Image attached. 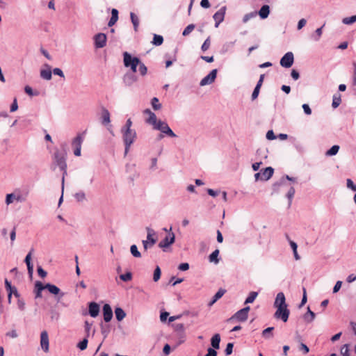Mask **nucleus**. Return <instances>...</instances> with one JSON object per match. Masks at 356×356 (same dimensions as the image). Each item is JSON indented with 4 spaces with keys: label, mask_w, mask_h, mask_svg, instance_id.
Listing matches in <instances>:
<instances>
[{
    "label": "nucleus",
    "mask_w": 356,
    "mask_h": 356,
    "mask_svg": "<svg viewBox=\"0 0 356 356\" xmlns=\"http://www.w3.org/2000/svg\"><path fill=\"white\" fill-rule=\"evenodd\" d=\"M44 287L50 293L54 295H58L60 292V289L54 284L47 283L44 285Z\"/></svg>",
    "instance_id": "obj_28"
},
{
    "label": "nucleus",
    "mask_w": 356,
    "mask_h": 356,
    "mask_svg": "<svg viewBox=\"0 0 356 356\" xmlns=\"http://www.w3.org/2000/svg\"><path fill=\"white\" fill-rule=\"evenodd\" d=\"M226 11V7H222L219 10H218L213 16V18L215 21V26L218 27L219 24L224 20L225 15Z\"/></svg>",
    "instance_id": "obj_12"
},
{
    "label": "nucleus",
    "mask_w": 356,
    "mask_h": 356,
    "mask_svg": "<svg viewBox=\"0 0 356 356\" xmlns=\"http://www.w3.org/2000/svg\"><path fill=\"white\" fill-rule=\"evenodd\" d=\"M74 197L78 202H83L86 200L85 193L83 191L78 192L75 193Z\"/></svg>",
    "instance_id": "obj_48"
},
{
    "label": "nucleus",
    "mask_w": 356,
    "mask_h": 356,
    "mask_svg": "<svg viewBox=\"0 0 356 356\" xmlns=\"http://www.w3.org/2000/svg\"><path fill=\"white\" fill-rule=\"evenodd\" d=\"M256 15H257V13L255 12H251L250 13L245 14L243 16V23L248 22L250 19L254 17Z\"/></svg>",
    "instance_id": "obj_49"
},
{
    "label": "nucleus",
    "mask_w": 356,
    "mask_h": 356,
    "mask_svg": "<svg viewBox=\"0 0 356 356\" xmlns=\"http://www.w3.org/2000/svg\"><path fill=\"white\" fill-rule=\"evenodd\" d=\"M147 234V239L145 241H149L150 245H154L156 243V238L154 236H156V232L154 229L147 227L146 228Z\"/></svg>",
    "instance_id": "obj_22"
},
{
    "label": "nucleus",
    "mask_w": 356,
    "mask_h": 356,
    "mask_svg": "<svg viewBox=\"0 0 356 356\" xmlns=\"http://www.w3.org/2000/svg\"><path fill=\"white\" fill-rule=\"evenodd\" d=\"M261 180L267 181L273 175L274 169L272 167H267L264 170H261Z\"/></svg>",
    "instance_id": "obj_17"
},
{
    "label": "nucleus",
    "mask_w": 356,
    "mask_h": 356,
    "mask_svg": "<svg viewBox=\"0 0 356 356\" xmlns=\"http://www.w3.org/2000/svg\"><path fill=\"white\" fill-rule=\"evenodd\" d=\"M273 327H269L266 329L264 330L262 332V336L263 337L266 339H270L273 337L272 331L273 330Z\"/></svg>",
    "instance_id": "obj_42"
},
{
    "label": "nucleus",
    "mask_w": 356,
    "mask_h": 356,
    "mask_svg": "<svg viewBox=\"0 0 356 356\" xmlns=\"http://www.w3.org/2000/svg\"><path fill=\"white\" fill-rule=\"evenodd\" d=\"M131 126H132V121L131 120V119H128L126 122L125 125L122 128L121 131L132 130L131 129Z\"/></svg>",
    "instance_id": "obj_57"
},
{
    "label": "nucleus",
    "mask_w": 356,
    "mask_h": 356,
    "mask_svg": "<svg viewBox=\"0 0 356 356\" xmlns=\"http://www.w3.org/2000/svg\"><path fill=\"white\" fill-rule=\"evenodd\" d=\"M118 19V11L113 8L111 11V17L108 23V26L114 25Z\"/></svg>",
    "instance_id": "obj_31"
},
{
    "label": "nucleus",
    "mask_w": 356,
    "mask_h": 356,
    "mask_svg": "<svg viewBox=\"0 0 356 356\" xmlns=\"http://www.w3.org/2000/svg\"><path fill=\"white\" fill-rule=\"evenodd\" d=\"M225 293V290L219 289L213 297L212 300L208 303L209 307H211L218 299H220Z\"/></svg>",
    "instance_id": "obj_27"
},
{
    "label": "nucleus",
    "mask_w": 356,
    "mask_h": 356,
    "mask_svg": "<svg viewBox=\"0 0 356 356\" xmlns=\"http://www.w3.org/2000/svg\"><path fill=\"white\" fill-rule=\"evenodd\" d=\"M175 235L172 232H170L168 235L159 243L161 248H166L175 243Z\"/></svg>",
    "instance_id": "obj_6"
},
{
    "label": "nucleus",
    "mask_w": 356,
    "mask_h": 356,
    "mask_svg": "<svg viewBox=\"0 0 356 356\" xmlns=\"http://www.w3.org/2000/svg\"><path fill=\"white\" fill-rule=\"evenodd\" d=\"M217 72V69L212 70L208 75H207L200 81V85L201 86H204L213 83L216 78Z\"/></svg>",
    "instance_id": "obj_9"
},
{
    "label": "nucleus",
    "mask_w": 356,
    "mask_h": 356,
    "mask_svg": "<svg viewBox=\"0 0 356 356\" xmlns=\"http://www.w3.org/2000/svg\"><path fill=\"white\" fill-rule=\"evenodd\" d=\"M44 67H46V69H42L40 70V77L44 80L49 81L52 78V72L51 66L48 64H44Z\"/></svg>",
    "instance_id": "obj_13"
},
{
    "label": "nucleus",
    "mask_w": 356,
    "mask_h": 356,
    "mask_svg": "<svg viewBox=\"0 0 356 356\" xmlns=\"http://www.w3.org/2000/svg\"><path fill=\"white\" fill-rule=\"evenodd\" d=\"M211 45L210 37H208L201 47L202 51H206L209 49Z\"/></svg>",
    "instance_id": "obj_50"
},
{
    "label": "nucleus",
    "mask_w": 356,
    "mask_h": 356,
    "mask_svg": "<svg viewBox=\"0 0 356 356\" xmlns=\"http://www.w3.org/2000/svg\"><path fill=\"white\" fill-rule=\"evenodd\" d=\"M205 356H217V352L213 348H209L207 349V353L205 355Z\"/></svg>",
    "instance_id": "obj_64"
},
{
    "label": "nucleus",
    "mask_w": 356,
    "mask_h": 356,
    "mask_svg": "<svg viewBox=\"0 0 356 356\" xmlns=\"http://www.w3.org/2000/svg\"><path fill=\"white\" fill-rule=\"evenodd\" d=\"M123 135V140L125 145V154H127L131 145L136 138V132L135 130L121 131Z\"/></svg>",
    "instance_id": "obj_5"
},
{
    "label": "nucleus",
    "mask_w": 356,
    "mask_h": 356,
    "mask_svg": "<svg viewBox=\"0 0 356 356\" xmlns=\"http://www.w3.org/2000/svg\"><path fill=\"white\" fill-rule=\"evenodd\" d=\"M146 123L150 124L154 128L159 122V120H157L156 115L154 113H152L149 114L148 118L145 120Z\"/></svg>",
    "instance_id": "obj_25"
},
{
    "label": "nucleus",
    "mask_w": 356,
    "mask_h": 356,
    "mask_svg": "<svg viewBox=\"0 0 356 356\" xmlns=\"http://www.w3.org/2000/svg\"><path fill=\"white\" fill-rule=\"evenodd\" d=\"M347 187L351 189L353 191H356V185L353 183V181L350 179H348L346 180Z\"/></svg>",
    "instance_id": "obj_58"
},
{
    "label": "nucleus",
    "mask_w": 356,
    "mask_h": 356,
    "mask_svg": "<svg viewBox=\"0 0 356 356\" xmlns=\"http://www.w3.org/2000/svg\"><path fill=\"white\" fill-rule=\"evenodd\" d=\"M250 308L249 306L245 307L240 310H238L235 314L230 318V320L233 318H236L239 321L243 322L248 319V312Z\"/></svg>",
    "instance_id": "obj_7"
},
{
    "label": "nucleus",
    "mask_w": 356,
    "mask_h": 356,
    "mask_svg": "<svg viewBox=\"0 0 356 356\" xmlns=\"http://www.w3.org/2000/svg\"><path fill=\"white\" fill-rule=\"evenodd\" d=\"M163 42V36L157 34L154 35L153 40L152 41V43L155 46H160Z\"/></svg>",
    "instance_id": "obj_36"
},
{
    "label": "nucleus",
    "mask_w": 356,
    "mask_h": 356,
    "mask_svg": "<svg viewBox=\"0 0 356 356\" xmlns=\"http://www.w3.org/2000/svg\"><path fill=\"white\" fill-rule=\"evenodd\" d=\"M234 344L232 343H228L227 344L226 348L225 350V353L226 355H229L232 353Z\"/></svg>",
    "instance_id": "obj_56"
},
{
    "label": "nucleus",
    "mask_w": 356,
    "mask_h": 356,
    "mask_svg": "<svg viewBox=\"0 0 356 356\" xmlns=\"http://www.w3.org/2000/svg\"><path fill=\"white\" fill-rule=\"evenodd\" d=\"M53 166H58L63 172L62 177V190L64 188L65 176L67 175V163L65 159V154L60 152L56 150L54 152L53 157Z\"/></svg>",
    "instance_id": "obj_2"
},
{
    "label": "nucleus",
    "mask_w": 356,
    "mask_h": 356,
    "mask_svg": "<svg viewBox=\"0 0 356 356\" xmlns=\"http://www.w3.org/2000/svg\"><path fill=\"white\" fill-rule=\"evenodd\" d=\"M95 46L96 48H103L106 44V35L104 33H100L95 35Z\"/></svg>",
    "instance_id": "obj_11"
},
{
    "label": "nucleus",
    "mask_w": 356,
    "mask_h": 356,
    "mask_svg": "<svg viewBox=\"0 0 356 356\" xmlns=\"http://www.w3.org/2000/svg\"><path fill=\"white\" fill-rule=\"evenodd\" d=\"M195 25L191 24H189L188 25L184 30L183 33H182V35L184 36H187L188 35L195 29Z\"/></svg>",
    "instance_id": "obj_44"
},
{
    "label": "nucleus",
    "mask_w": 356,
    "mask_h": 356,
    "mask_svg": "<svg viewBox=\"0 0 356 356\" xmlns=\"http://www.w3.org/2000/svg\"><path fill=\"white\" fill-rule=\"evenodd\" d=\"M274 307L277 308L276 312L274 314V317L277 319H281L284 322H286L290 314L289 310L287 309V305L286 303V298L284 293L280 292L277 294Z\"/></svg>",
    "instance_id": "obj_1"
},
{
    "label": "nucleus",
    "mask_w": 356,
    "mask_h": 356,
    "mask_svg": "<svg viewBox=\"0 0 356 356\" xmlns=\"http://www.w3.org/2000/svg\"><path fill=\"white\" fill-rule=\"evenodd\" d=\"M55 75L59 76L60 77L64 78L65 75L61 69L56 67L51 71Z\"/></svg>",
    "instance_id": "obj_59"
},
{
    "label": "nucleus",
    "mask_w": 356,
    "mask_h": 356,
    "mask_svg": "<svg viewBox=\"0 0 356 356\" xmlns=\"http://www.w3.org/2000/svg\"><path fill=\"white\" fill-rule=\"evenodd\" d=\"M174 329L177 334H180L181 340H180L179 344H181L185 341V334H184V326L182 323H176L173 325Z\"/></svg>",
    "instance_id": "obj_16"
},
{
    "label": "nucleus",
    "mask_w": 356,
    "mask_h": 356,
    "mask_svg": "<svg viewBox=\"0 0 356 356\" xmlns=\"http://www.w3.org/2000/svg\"><path fill=\"white\" fill-rule=\"evenodd\" d=\"M270 13V7L268 5H264L259 11V15L261 19L268 17Z\"/></svg>",
    "instance_id": "obj_29"
},
{
    "label": "nucleus",
    "mask_w": 356,
    "mask_h": 356,
    "mask_svg": "<svg viewBox=\"0 0 356 356\" xmlns=\"http://www.w3.org/2000/svg\"><path fill=\"white\" fill-rule=\"evenodd\" d=\"M14 194L15 195V200L17 202H22L26 201L29 193L25 192L24 193H22L19 188H17L15 190Z\"/></svg>",
    "instance_id": "obj_18"
},
{
    "label": "nucleus",
    "mask_w": 356,
    "mask_h": 356,
    "mask_svg": "<svg viewBox=\"0 0 356 356\" xmlns=\"http://www.w3.org/2000/svg\"><path fill=\"white\" fill-rule=\"evenodd\" d=\"M260 88H259V87L255 86V88L253 90V92L252 94V100H254L255 99L257 98L259 93Z\"/></svg>",
    "instance_id": "obj_63"
},
{
    "label": "nucleus",
    "mask_w": 356,
    "mask_h": 356,
    "mask_svg": "<svg viewBox=\"0 0 356 356\" xmlns=\"http://www.w3.org/2000/svg\"><path fill=\"white\" fill-rule=\"evenodd\" d=\"M138 70L142 76H145L147 72V68L143 63L140 60V65H138Z\"/></svg>",
    "instance_id": "obj_46"
},
{
    "label": "nucleus",
    "mask_w": 356,
    "mask_h": 356,
    "mask_svg": "<svg viewBox=\"0 0 356 356\" xmlns=\"http://www.w3.org/2000/svg\"><path fill=\"white\" fill-rule=\"evenodd\" d=\"M115 314L116 319L118 321H121L126 316V313L120 307L115 308Z\"/></svg>",
    "instance_id": "obj_32"
},
{
    "label": "nucleus",
    "mask_w": 356,
    "mask_h": 356,
    "mask_svg": "<svg viewBox=\"0 0 356 356\" xmlns=\"http://www.w3.org/2000/svg\"><path fill=\"white\" fill-rule=\"evenodd\" d=\"M130 252L133 257L136 258L141 257V253L138 251L136 245H132L130 247Z\"/></svg>",
    "instance_id": "obj_39"
},
{
    "label": "nucleus",
    "mask_w": 356,
    "mask_h": 356,
    "mask_svg": "<svg viewBox=\"0 0 356 356\" xmlns=\"http://www.w3.org/2000/svg\"><path fill=\"white\" fill-rule=\"evenodd\" d=\"M102 122L103 124L104 125H106L110 123L111 122V120H110V113L109 111L106 109V108H104L102 110Z\"/></svg>",
    "instance_id": "obj_30"
},
{
    "label": "nucleus",
    "mask_w": 356,
    "mask_h": 356,
    "mask_svg": "<svg viewBox=\"0 0 356 356\" xmlns=\"http://www.w3.org/2000/svg\"><path fill=\"white\" fill-rule=\"evenodd\" d=\"M5 287L8 293H13L14 289H17L15 286H12L11 283L7 279L5 280Z\"/></svg>",
    "instance_id": "obj_54"
},
{
    "label": "nucleus",
    "mask_w": 356,
    "mask_h": 356,
    "mask_svg": "<svg viewBox=\"0 0 356 356\" xmlns=\"http://www.w3.org/2000/svg\"><path fill=\"white\" fill-rule=\"evenodd\" d=\"M40 346L44 353H48L49 350V335L46 330L40 333Z\"/></svg>",
    "instance_id": "obj_10"
},
{
    "label": "nucleus",
    "mask_w": 356,
    "mask_h": 356,
    "mask_svg": "<svg viewBox=\"0 0 356 356\" xmlns=\"http://www.w3.org/2000/svg\"><path fill=\"white\" fill-rule=\"evenodd\" d=\"M137 81L136 77L131 74H127L123 78V81L127 86H131Z\"/></svg>",
    "instance_id": "obj_26"
},
{
    "label": "nucleus",
    "mask_w": 356,
    "mask_h": 356,
    "mask_svg": "<svg viewBox=\"0 0 356 356\" xmlns=\"http://www.w3.org/2000/svg\"><path fill=\"white\" fill-rule=\"evenodd\" d=\"M33 252V249L32 248L30 250V252L28 253V254L26 256L25 259H24V261L27 266L28 272L31 275L33 274V266L31 262V255H32Z\"/></svg>",
    "instance_id": "obj_21"
},
{
    "label": "nucleus",
    "mask_w": 356,
    "mask_h": 356,
    "mask_svg": "<svg viewBox=\"0 0 356 356\" xmlns=\"http://www.w3.org/2000/svg\"><path fill=\"white\" fill-rule=\"evenodd\" d=\"M92 326V323H90L88 321H85V332H86V336L89 337L90 335V330Z\"/></svg>",
    "instance_id": "obj_60"
},
{
    "label": "nucleus",
    "mask_w": 356,
    "mask_h": 356,
    "mask_svg": "<svg viewBox=\"0 0 356 356\" xmlns=\"http://www.w3.org/2000/svg\"><path fill=\"white\" fill-rule=\"evenodd\" d=\"M356 22V15L349 17H345L343 19L342 22L344 24H351Z\"/></svg>",
    "instance_id": "obj_45"
},
{
    "label": "nucleus",
    "mask_w": 356,
    "mask_h": 356,
    "mask_svg": "<svg viewBox=\"0 0 356 356\" xmlns=\"http://www.w3.org/2000/svg\"><path fill=\"white\" fill-rule=\"evenodd\" d=\"M124 56V65L125 67H131L133 72H136V69L138 65H140V59L137 57H132L130 54L125 51L123 54Z\"/></svg>",
    "instance_id": "obj_4"
},
{
    "label": "nucleus",
    "mask_w": 356,
    "mask_h": 356,
    "mask_svg": "<svg viewBox=\"0 0 356 356\" xmlns=\"http://www.w3.org/2000/svg\"><path fill=\"white\" fill-rule=\"evenodd\" d=\"M153 129L155 130H159L161 132V134L159 135V139H162L164 137V135L171 138L177 137V135L173 132V131L168 126V123L165 121L159 120L158 124Z\"/></svg>",
    "instance_id": "obj_3"
},
{
    "label": "nucleus",
    "mask_w": 356,
    "mask_h": 356,
    "mask_svg": "<svg viewBox=\"0 0 356 356\" xmlns=\"http://www.w3.org/2000/svg\"><path fill=\"white\" fill-rule=\"evenodd\" d=\"M294 61L293 54L291 51L287 52L280 60L281 66L289 68L292 66Z\"/></svg>",
    "instance_id": "obj_8"
},
{
    "label": "nucleus",
    "mask_w": 356,
    "mask_h": 356,
    "mask_svg": "<svg viewBox=\"0 0 356 356\" xmlns=\"http://www.w3.org/2000/svg\"><path fill=\"white\" fill-rule=\"evenodd\" d=\"M161 277V269L159 266H156L154 272V276L153 280L154 282H157Z\"/></svg>",
    "instance_id": "obj_52"
},
{
    "label": "nucleus",
    "mask_w": 356,
    "mask_h": 356,
    "mask_svg": "<svg viewBox=\"0 0 356 356\" xmlns=\"http://www.w3.org/2000/svg\"><path fill=\"white\" fill-rule=\"evenodd\" d=\"M45 289L44 285L40 281H36L35 283L34 293L35 294V298H42V291Z\"/></svg>",
    "instance_id": "obj_19"
},
{
    "label": "nucleus",
    "mask_w": 356,
    "mask_h": 356,
    "mask_svg": "<svg viewBox=\"0 0 356 356\" xmlns=\"http://www.w3.org/2000/svg\"><path fill=\"white\" fill-rule=\"evenodd\" d=\"M84 133L79 134L76 138H74L72 143V147L74 148L81 147V144L83 141Z\"/></svg>",
    "instance_id": "obj_23"
},
{
    "label": "nucleus",
    "mask_w": 356,
    "mask_h": 356,
    "mask_svg": "<svg viewBox=\"0 0 356 356\" xmlns=\"http://www.w3.org/2000/svg\"><path fill=\"white\" fill-rule=\"evenodd\" d=\"M324 26V25L318 29H317L315 31V34L312 35V38L313 39L315 40V41H318L320 38L321 37V35H322V29H323V27Z\"/></svg>",
    "instance_id": "obj_47"
},
{
    "label": "nucleus",
    "mask_w": 356,
    "mask_h": 356,
    "mask_svg": "<svg viewBox=\"0 0 356 356\" xmlns=\"http://www.w3.org/2000/svg\"><path fill=\"white\" fill-rule=\"evenodd\" d=\"M24 91L26 94H28L30 96H34L38 95V93H34L33 89L29 86H25Z\"/></svg>",
    "instance_id": "obj_62"
},
{
    "label": "nucleus",
    "mask_w": 356,
    "mask_h": 356,
    "mask_svg": "<svg viewBox=\"0 0 356 356\" xmlns=\"http://www.w3.org/2000/svg\"><path fill=\"white\" fill-rule=\"evenodd\" d=\"M341 354L342 355V356H350L348 344H345L341 347Z\"/></svg>",
    "instance_id": "obj_55"
},
{
    "label": "nucleus",
    "mask_w": 356,
    "mask_h": 356,
    "mask_svg": "<svg viewBox=\"0 0 356 356\" xmlns=\"http://www.w3.org/2000/svg\"><path fill=\"white\" fill-rule=\"evenodd\" d=\"M341 103V95L339 93L334 94L332 98V106L334 108H337Z\"/></svg>",
    "instance_id": "obj_33"
},
{
    "label": "nucleus",
    "mask_w": 356,
    "mask_h": 356,
    "mask_svg": "<svg viewBox=\"0 0 356 356\" xmlns=\"http://www.w3.org/2000/svg\"><path fill=\"white\" fill-rule=\"evenodd\" d=\"M257 296H258L257 292H255V291L250 292L245 300V304H249V303L253 302L254 301V300L256 299V298L257 297Z\"/></svg>",
    "instance_id": "obj_37"
},
{
    "label": "nucleus",
    "mask_w": 356,
    "mask_h": 356,
    "mask_svg": "<svg viewBox=\"0 0 356 356\" xmlns=\"http://www.w3.org/2000/svg\"><path fill=\"white\" fill-rule=\"evenodd\" d=\"M151 104L154 110L157 111L161 108V104L159 103L157 97H153L151 100Z\"/></svg>",
    "instance_id": "obj_40"
},
{
    "label": "nucleus",
    "mask_w": 356,
    "mask_h": 356,
    "mask_svg": "<svg viewBox=\"0 0 356 356\" xmlns=\"http://www.w3.org/2000/svg\"><path fill=\"white\" fill-rule=\"evenodd\" d=\"M15 195L14 194V192L12 193H9L6 195V204L7 205H9L13 202V200H15Z\"/></svg>",
    "instance_id": "obj_51"
},
{
    "label": "nucleus",
    "mask_w": 356,
    "mask_h": 356,
    "mask_svg": "<svg viewBox=\"0 0 356 356\" xmlns=\"http://www.w3.org/2000/svg\"><path fill=\"white\" fill-rule=\"evenodd\" d=\"M219 250L216 249L214 250L209 257V259L210 262H213L215 264H218L219 262L218 255H219Z\"/></svg>",
    "instance_id": "obj_34"
},
{
    "label": "nucleus",
    "mask_w": 356,
    "mask_h": 356,
    "mask_svg": "<svg viewBox=\"0 0 356 356\" xmlns=\"http://www.w3.org/2000/svg\"><path fill=\"white\" fill-rule=\"evenodd\" d=\"M294 194H295V188L293 186H291L286 193V195L289 200V207H290L291 204Z\"/></svg>",
    "instance_id": "obj_41"
},
{
    "label": "nucleus",
    "mask_w": 356,
    "mask_h": 356,
    "mask_svg": "<svg viewBox=\"0 0 356 356\" xmlns=\"http://www.w3.org/2000/svg\"><path fill=\"white\" fill-rule=\"evenodd\" d=\"M37 271L38 275L40 276L42 278L45 277L47 275V272L41 266L38 267Z\"/></svg>",
    "instance_id": "obj_61"
},
{
    "label": "nucleus",
    "mask_w": 356,
    "mask_h": 356,
    "mask_svg": "<svg viewBox=\"0 0 356 356\" xmlns=\"http://www.w3.org/2000/svg\"><path fill=\"white\" fill-rule=\"evenodd\" d=\"M316 317V314L313 312L309 307H307V312L302 316V318L307 323H312Z\"/></svg>",
    "instance_id": "obj_20"
},
{
    "label": "nucleus",
    "mask_w": 356,
    "mask_h": 356,
    "mask_svg": "<svg viewBox=\"0 0 356 356\" xmlns=\"http://www.w3.org/2000/svg\"><path fill=\"white\" fill-rule=\"evenodd\" d=\"M220 334H215L211 339V345L214 350L220 348Z\"/></svg>",
    "instance_id": "obj_24"
},
{
    "label": "nucleus",
    "mask_w": 356,
    "mask_h": 356,
    "mask_svg": "<svg viewBox=\"0 0 356 356\" xmlns=\"http://www.w3.org/2000/svg\"><path fill=\"white\" fill-rule=\"evenodd\" d=\"M88 337H86L81 341H80L78 344H77V347L81 350H84L87 348V346H88Z\"/></svg>",
    "instance_id": "obj_43"
},
{
    "label": "nucleus",
    "mask_w": 356,
    "mask_h": 356,
    "mask_svg": "<svg viewBox=\"0 0 356 356\" xmlns=\"http://www.w3.org/2000/svg\"><path fill=\"white\" fill-rule=\"evenodd\" d=\"M103 315L104 319L106 322H109L112 319L113 312L108 304H105L103 306Z\"/></svg>",
    "instance_id": "obj_14"
},
{
    "label": "nucleus",
    "mask_w": 356,
    "mask_h": 356,
    "mask_svg": "<svg viewBox=\"0 0 356 356\" xmlns=\"http://www.w3.org/2000/svg\"><path fill=\"white\" fill-rule=\"evenodd\" d=\"M130 18H131V22L133 24L134 31H138V27L139 26V19H138V17H137V15L135 13H130Z\"/></svg>",
    "instance_id": "obj_35"
},
{
    "label": "nucleus",
    "mask_w": 356,
    "mask_h": 356,
    "mask_svg": "<svg viewBox=\"0 0 356 356\" xmlns=\"http://www.w3.org/2000/svg\"><path fill=\"white\" fill-rule=\"evenodd\" d=\"M120 278L124 282H127L131 280L132 274L130 272H127L125 274L120 275Z\"/></svg>",
    "instance_id": "obj_53"
},
{
    "label": "nucleus",
    "mask_w": 356,
    "mask_h": 356,
    "mask_svg": "<svg viewBox=\"0 0 356 356\" xmlns=\"http://www.w3.org/2000/svg\"><path fill=\"white\" fill-rule=\"evenodd\" d=\"M339 150V145H333L330 149H328L326 153H325V155L326 156H334V155H336L338 152Z\"/></svg>",
    "instance_id": "obj_38"
},
{
    "label": "nucleus",
    "mask_w": 356,
    "mask_h": 356,
    "mask_svg": "<svg viewBox=\"0 0 356 356\" xmlns=\"http://www.w3.org/2000/svg\"><path fill=\"white\" fill-rule=\"evenodd\" d=\"M88 312L92 317H97L99 313V305L95 302H90L88 306Z\"/></svg>",
    "instance_id": "obj_15"
}]
</instances>
